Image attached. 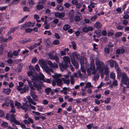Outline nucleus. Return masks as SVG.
Segmentation results:
<instances>
[{"mask_svg":"<svg viewBox=\"0 0 129 129\" xmlns=\"http://www.w3.org/2000/svg\"><path fill=\"white\" fill-rule=\"evenodd\" d=\"M39 82L38 83H39ZM34 84V87L37 89L38 91H40L41 89V84L40 83L39 84H37V83H35Z\"/></svg>","mask_w":129,"mask_h":129,"instance_id":"a211bd4d","label":"nucleus"},{"mask_svg":"<svg viewBox=\"0 0 129 129\" xmlns=\"http://www.w3.org/2000/svg\"><path fill=\"white\" fill-rule=\"evenodd\" d=\"M28 3L30 5H32L34 4V2L33 0H29L28 2Z\"/></svg>","mask_w":129,"mask_h":129,"instance_id":"13d9d810","label":"nucleus"},{"mask_svg":"<svg viewBox=\"0 0 129 129\" xmlns=\"http://www.w3.org/2000/svg\"><path fill=\"white\" fill-rule=\"evenodd\" d=\"M70 79L71 81V84H73L75 82L74 77L73 76H71Z\"/></svg>","mask_w":129,"mask_h":129,"instance_id":"79ce46f5","label":"nucleus"},{"mask_svg":"<svg viewBox=\"0 0 129 129\" xmlns=\"http://www.w3.org/2000/svg\"><path fill=\"white\" fill-rule=\"evenodd\" d=\"M28 84L29 87H30V88L31 90H35V89H34V88L33 86L32 85V84L31 82H30L29 83H28Z\"/></svg>","mask_w":129,"mask_h":129,"instance_id":"bf43d9fd","label":"nucleus"},{"mask_svg":"<svg viewBox=\"0 0 129 129\" xmlns=\"http://www.w3.org/2000/svg\"><path fill=\"white\" fill-rule=\"evenodd\" d=\"M13 54L14 56H17L18 54V51L15 50L13 51Z\"/></svg>","mask_w":129,"mask_h":129,"instance_id":"052dcab7","label":"nucleus"},{"mask_svg":"<svg viewBox=\"0 0 129 129\" xmlns=\"http://www.w3.org/2000/svg\"><path fill=\"white\" fill-rule=\"evenodd\" d=\"M72 4L74 5H75L77 3V0H73L71 2Z\"/></svg>","mask_w":129,"mask_h":129,"instance_id":"69168bd1","label":"nucleus"},{"mask_svg":"<svg viewBox=\"0 0 129 129\" xmlns=\"http://www.w3.org/2000/svg\"><path fill=\"white\" fill-rule=\"evenodd\" d=\"M43 8V5H37L36 8L37 10H40L42 9Z\"/></svg>","mask_w":129,"mask_h":129,"instance_id":"ea45409f","label":"nucleus"},{"mask_svg":"<svg viewBox=\"0 0 129 129\" xmlns=\"http://www.w3.org/2000/svg\"><path fill=\"white\" fill-rule=\"evenodd\" d=\"M62 80L63 81L64 83L69 85L70 84V81L69 79H66L64 78H62Z\"/></svg>","mask_w":129,"mask_h":129,"instance_id":"393cba45","label":"nucleus"},{"mask_svg":"<svg viewBox=\"0 0 129 129\" xmlns=\"http://www.w3.org/2000/svg\"><path fill=\"white\" fill-rule=\"evenodd\" d=\"M94 26L97 28H100L101 27L102 24L100 22H97L94 24Z\"/></svg>","mask_w":129,"mask_h":129,"instance_id":"412c9836","label":"nucleus"},{"mask_svg":"<svg viewBox=\"0 0 129 129\" xmlns=\"http://www.w3.org/2000/svg\"><path fill=\"white\" fill-rule=\"evenodd\" d=\"M104 72L105 74L106 75H107L109 74V70L108 67H105V69Z\"/></svg>","mask_w":129,"mask_h":129,"instance_id":"cd10ccee","label":"nucleus"},{"mask_svg":"<svg viewBox=\"0 0 129 129\" xmlns=\"http://www.w3.org/2000/svg\"><path fill=\"white\" fill-rule=\"evenodd\" d=\"M73 58L75 57L77 59H79L80 56L79 54L76 52H74L73 53Z\"/></svg>","mask_w":129,"mask_h":129,"instance_id":"4be33fe9","label":"nucleus"},{"mask_svg":"<svg viewBox=\"0 0 129 129\" xmlns=\"http://www.w3.org/2000/svg\"><path fill=\"white\" fill-rule=\"evenodd\" d=\"M31 41V39H30L27 38L24 39L22 41V42L23 43H25L29 42Z\"/></svg>","mask_w":129,"mask_h":129,"instance_id":"bb28decb","label":"nucleus"},{"mask_svg":"<svg viewBox=\"0 0 129 129\" xmlns=\"http://www.w3.org/2000/svg\"><path fill=\"white\" fill-rule=\"evenodd\" d=\"M9 102L10 103V105L11 107V108H15V107L14 105V103L11 100H9Z\"/></svg>","mask_w":129,"mask_h":129,"instance_id":"58836bf2","label":"nucleus"},{"mask_svg":"<svg viewBox=\"0 0 129 129\" xmlns=\"http://www.w3.org/2000/svg\"><path fill=\"white\" fill-rule=\"evenodd\" d=\"M51 89L50 88H48L45 89V91L46 92V94L47 95H49V93L51 92Z\"/></svg>","mask_w":129,"mask_h":129,"instance_id":"7c9ffc66","label":"nucleus"},{"mask_svg":"<svg viewBox=\"0 0 129 129\" xmlns=\"http://www.w3.org/2000/svg\"><path fill=\"white\" fill-rule=\"evenodd\" d=\"M122 35V33L121 32H117L115 34V36L116 37H118L121 36Z\"/></svg>","mask_w":129,"mask_h":129,"instance_id":"f704fd0d","label":"nucleus"},{"mask_svg":"<svg viewBox=\"0 0 129 129\" xmlns=\"http://www.w3.org/2000/svg\"><path fill=\"white\" fill-rule=\"evenodd\" d=\"M25 23L27 27H30L31 24V22H28Z\"/></svg>","mask_w":129,"mask_h":129,"instance_id":"0e129e2a","label":"nucleus"},{"mask_svg":"<svg viewBox=\"0 0 129 129\" xmlns=\"http://www.w3.org/2000/svg\"><path fill=\"white\" fill-rule=\"evenodd\" d=\"M94 33L96 35L97 38H100L101 36V30L97 31L95 30Z\"/></svg>","mask_w":129,"mask_h":129,"instance_id":"b1692460","label":"nucleus"},{"mask_svg":"<svg viewBox=\"0 0 129 129\" xmlns=\"http://www.w3.org/2000/svg\"><path fill=\"white\" fill-rule=\"evenodd\" d=\"M23 10L24 11L29 12L30 11L29 9L26 7L25 6L23 8Z\"/></svg>","mask_w":129,"mask_h":129,"instance_id":"5fc2aeb1","label":"nucleus"},{"mask_svg":"<svg viewBox=\"0 0 129 129\" xmlns=\"http://www.w3.org/2000/svg\"><path fill=\"white\" fill-rule=\"evenodd\" d=\"M119 75L122 78L121 80V82L125 85H127V88H129V78L124 72H120Z\"/></svg>","mask_w":129,"mask_h":129,"instance_id":"f257e3e1","label":"nucleus"},{"mask_svg":"<svg viewBox=\"0 0 129 129\" xmlns=\"http://www.w3.org/2000/svg\"><path fill=\"white\" fill-rule=\"evenodd\" d=\"M8 123L6 122L3 121L1 124V126L4 127H6L7 126Z\"/></svg>","mask_w":129,"mask_h":129,"instance_id":"c03bdc74","label":"nucleus"},{"mask_svg":"<svg viewBox=\"0 0 129 129\" xmlns=\"http://www.w3.org/2000/svg\"><path fill=\"white\" fill-rule=\"evenodd\" d=\"M35 69L36 71L37 72H39L40 71V68L39 67V66L38 64H37L35 66Z\"/></svg>","mask_w":129,"mask_h":129,"instance_id":"37998d69","label":"nucleus"},{"mask_svg":"<svg viewBox=\"0 0 129 129\" xmlns=\"http://www.w3.org/2000/svg\"><path fill=\"white\" fill-rule=\"evenodd\" d=\"M60 69L62 71H63L64 70L67 69L68 67V65H67L64 63H63L61 64H59Z\"/></svg>","mask_w":129,"mask_h":129,"instance_id":"4468645a","label":"nucleus"},{"mask_svg":"<svg viewBox=\"0 0 129 129\" xmlns=\"http://www.w3.org/2000/svg\"><path fill=\"white\" fill-rule=\"evenodd\" d=\"M97 17V16L96 15H94L90 19V20L91 21H94L95 20Z\"/></svg>","mask_w":129,"mask_h":129,"instance_id":"de8ad7c7","label":"nucleus"},{"mask_svg":"<svg viewBox=\"0 0 129 129\" xmlns=\"http://www.w3.org/2000/svg\"><path fill=\"white\" fill-rule=\"evenodd\" d=\"M5 115L4 112L1 109H0V117H4Z\"/></svg>","mask_w":129,"mask_h":129,"instance_id":"4c0bfd02","label":"nucleus"},{"mask_svg":"<svg viewBox=\"0 0 129 129\" xmlns=\"http://www.w3.org/2000/svg\"><path fill=\"white\" fill-rule=\"evenodd\" d=\"M28 105L27 103H24L23 104V106L21 107H19V108H22L23 110H25V112L27 110L28 107Z\"/></svg>","mask_w":129,"mask_h":129,"instance_id":"dca6fc26","label":"nucleus"},{"mask_svg":"<svg viewBox=\"0 0 129 129\" xmlns=\"http://www.w3.org/2000/svg\"><path fill=\"white\" fill-rule=\"evenodd\" d=\"M128 23V21L126 19H124L122 21V23L124 25H126Z\"/></svg>","mask_w":129,"mask_h":129,"instance_id":"4d7b16f0","label":"nucleus"},{"mask_svg":"<svg viewBox=\"0 0 129 129\" xmlns=\"http://www.w3.org/2000/svg\"><path fill=\"white\" fill-rule=\"evenodd\" d=\"M82 30L83 32L87 33L88 32L87 28L86 27H84L82 29Z\"/></svg>","mask_w":129,"mask_h":129,"instance_id":"603ef678","label":"nucleus"},{"mask_svg":"<svg viewBox=\"0 0 129 129\" xmlns=\"http://www.w3.org/2000/svg\"><path fill=\"white\" fill-rule=\"evenodd\" d=\"M99 77V74H97L94 76L93 79L94 81H96L98 80Z\"/></svg>","mask_w":129,"mask_h":129,"instance_id":"e433bc0d","label":"nucleus"},{"mask_svg":"<svg viewBox=\"0 0 129 129\" xmlns=\"http://www.w3.org/2000/svg\"><path fill=\"white\" fill-rule=\"evenodd\" d=\"M47 64L52 68H57L58 67L57 64L55 62L53 63L50 60H48L47 62Z\"/></svg>","mask_w":129,"mask_h":129,"instance_id":"1a4fd4ad","label":"nucleus"},{"mask_svg":"<svg viewBox=\"0 0 129 129\" xmlns=\"http://www.w3.org/2000/svg\"><path fill=\"white\" fill-rule=\"evenodd\" d=\"M36 77H37V79H38L39 81L37 82H34V83H38L40 82L41 80L43 81L47 82L48 83H50V80L49 79H45V77L44 75L41 72H40L39 75L38 77L36 75Z\"/></svg>","mask_w":129,"mask_h":129,"instance_id":"423d86ee","label":"nucleus"},{"mask_svg":"<svg viewBox=\"0 0 129 129\" xmlns=\"http://www.w3.org/2000/svg\"><path fill=\"white\" fill-rule=\"evenodd\" d=\"M63 59L64 62L63 63L68 65L69 63H70V60L69 57L68 56H64Z\"/></svg>","mask_w":129,"mask_h":129,"instance_id":"2eb2a0df","label":"nucleus"},{"mask_svg":"<svg viewBox=\"0 0 129 129\" xmlns=\"http://www.w3.org/2000/svg\"><path fill=\"white\" fill-rule=\"evenodd\" d=\"M95 64L97 69L100 71L102 73L105 69V64L103 62L97 60L95 61Z\"/></svg>","mask_w":129,"mask_h":129,"instance_id":"7ed1b4c3","label":"nucleus"},{"mask_svg":"<svg viewBox=\"0 0 129 129\" xmlns=\"http://www.w3.org/2000/svg\"><path fill=\"white\" fill-rule=\"evenodd\" d=\"M111 98L109 97L106 98V99L105 101L104 102L106 104H108L109 103Z\"/></svg>","mask_w":129,"mask_h":129,"instance_id":"09e8293b","label":"nucleus"},{"mask_svg":"<svg viewBox=\"0 0 129 129\" xmlns=\"http://www.w3.org/2000/svg\"><path fill=\"white\" fill-rule=\"evenodd\" d=\"M70 26L68 24L64 25L63 27V29L64 30H67L70 28Z\"/></svg>","mask_w":129,"mask_h":129,"instance_id":"473e14b6","label":"nucleus"},{"mask_svg":"<svg viewBox=\"0 0 129 129\" xmlns=\"http://www.w3.org/2000/svg\"><path fill=\"white\" fill-rule=\"evenodd\" d=\"M28 16V15H26L24 17L22 18H21L19 22H18L19 23H21L23 22L24 21V20L26 19Z\"/></svg>","mask_w":129,"mask_h":129,"instance_id":"c9c22d12","label":"nucleus"},{"mask_svg":"<svg viewBox=\"0 0 129 129\" xmlns=\"http://www.w3.org/2000/svg\"><path fill=\"white\" fill-rule=\"evenodd\" d=\"M5 46V44H1L0 45V50L1 51H2L4 48V47Z\"/></svg>","mask_w":129,"mask_h":129,"instance_id":"a18cd8bd","label":"nucleus"},{"mask_svg":"<svg viewBox=\"0 0 129 129\" xmlns=\"http://www.w3.org/2000/svg\"><path fill=\"white\" fill-rule=\"evenodd\" d=\"M53 44L55 45H57L59 44V41L57 40H55L53 41Z\"/></svg>","mask_w":129,"mask_h":129,"instance_id":"8fccbe9b","label":"nucleus"},{"mask_svg":"<svg viewBox=\"0 0 129 129\" xmlns=\"http://www.w3.org/2000/svg\"><path fill=\"white\" fill-rule=\"evenodd\" d=\"M17 90L20 92L21 93H23L27 91V89L25 87H24L23 88L20 87H17Z\"/></svg>","mask_w":129,"mask_h":129,"instance_id":"9d476101","label":"nucleus"},{"mask_svg":"<svg viewBox=\"0 0 129 129\" xmlns=\"http://www.w3.org/2000/svg\"><path fill=\"white\" fill-rule=\"evenodd\" d=\"M11 90L9 88H3V92L5 94H9L11 92Z\"/></svg>","mask_w":129,"mask_h":129,"instance_id":"6ab92c4d","label":"nucleus"},{"mask_svg":"<svg viewBox=\"0 0 129 129\" xmlns=\"http://www.w3.org/2000/svg\"><path fill=\"white\" fill-rule=\"evenodd\" d=\"M18 28V27H15L12 28L9 30L8 33V35L9 36L11 33H13L14 31Z\"/></svg>","mask_w":129,"mask_h":129,"instance_id":"aec40b11","label":"nucleus"},{"mask_svg":"<svg viewBox=\"0 0 129 129\" xmlns=\"http://www.w3.org/2000/svg\"><path fill=\"white\" fill-rule=\"evenodd\" d=\"M55 52L52 51L47 53V55L49 56L50 58L52 60H55L57 63L59 62V58L57 55H54Z\"/></svg>","mask_w":129,"mask_h":129,"instance_id":"39448f33","label":"nucleus"},{"mask_svg":"<svg viewBox=\"0 0 129 129\" xmlns=\"http://www.w3.org/2000/svg\"><path fill=\"white\" fill-rule=\"evenodd\" d=\"M15 115L12 114H7L6 115V118L8 120H10V122H12L11 120L15 118L14 115Z\"/></svg>","mask_w":129,"mask_h":129,"instance_id":"f8f14e48","label":"nucleus"},{"mask_svg":"<svg viewBox=\"0 0 129 129\" xmlns=\"http://www.w3.org/2000/svg\"><path fill=\"white\" fill-rule=\"evenodd\" d=\"M15 105L16 106H17V107L19 108V107H21V104L19 102H18L17 101H15Z\"/></svg>","mask_w":129,"mask_h":129,"instance_id":"c756f323","label":"nucleus"},{"mask_svg":"<svg viewBox=\"0 0 129 129\" xmlns=\"http://www.w3.org/2000/svg\"><path fill=\"white\" fill-rule=\"evenodd\" d=\"M28 68L31 71L34 72L35 71L34 69L33 66H29Z\"/></svg>","mask_w":129,"mask_h":129,"instance_id":"864d4df0","label":"nucleus"},{"mask_svg":"<svg viewBox=\"0 0 129 129\" xmlns=\"http://www.w3.org/2000/svg\"><path fill=\"white\" fill-rule=\"evenodd\" d=\"M93 86L92 85L90 82H88L86 84L85 86V87L87 88H89L90 87H92Z\"/></svg>","mask_w":129,"mask_h":129,"instance_id":"2f4dec72","label":"nucleus"},{"mask_svg":"<svg viewBox=\"0 0 129 129\" xmlns=\"http://www.w3.org/2000/svg\"><path fill=\"white\" fill-rule=\"evenodd\" d=\"M11 121H12V122H13L16 124L19 125L20 124V123L18 121L16 120V119L15 118L13 119L12 120H11Z\"/></svg>","mask_w":129,"mask_h":129,"instance_id":"c85d7f7f","label":"nucleus"},{"mask_svg":"<svg viewBox=\"0 0 129 129\" xmlns=\"http://www.w3.org/2000/svg\"><path fill=\"white\" fill-rule=\"evenodd\" d=\"M33 30V29L31 28H27L25 29V31L27 33H30Z\"/></svg>","mask_w":129,"mask_h":129,"instance_id":"3c124183","label":"nucleus"},{"mask_svg":"<svg viewBox=\"0 0 129 129\" xmlns=\"http://www.w3.org/2000/svg\"><path fill=\"white\" fill-rule=\"evenodd\" d=\"M104 51L106 53H108L110 52V49L108 47H106L104 49Z\"/></svg>","mask_w":129,"mask_h":129,"instance_id":"6e6d98bb","label":"nucleus"},{"mask_svg":"<svg viewBox=\"0 0 129 129\" xmlns=\"http://www.w3.org/2000/svg\"><path fill=\"white\" fill-rule=\"evenodd\" d=\"M50 41H49L45 43V44L47 47H51L50 45Z\"/></svg>","mask_w":129,"mask_h":129,"instance_id":"774afa93","label":"nucleus"},{"mask_svg":"<svg viewBox=\"0 0 129 129\" xmlns=\"http://www.w3.org/2000/svg\"><path fill=\"white\" fill-rule=\"evenodd\" d=\"M72 45V47L74 50L76 49V45L75 42L72 41L71 42Z\"/></svg>","mask_w":129,"mask_h":129,"instance_id":"49530a36","label":"nucleus"},{"mask_svg":"<svg viewBox=\"0 0 129 129\" xmlns=\"http://www.w3.org/2000/svg\"><path fill=\"white\" fill-rule=\"evenodd\" d=\"M115 69L117 71V73L119 75L120 71L118 65L117 64H116L115 66Z\"/></svg>","mask_w":129,"mask_h":129,"instance_id":"a878e982","label":"nucleus"},{"mask_svg":"<svg viewBox=\"0 0 129 129\" xmlns=\"http://www.w3.org/2000/svg\"><path fill=\"white\" fill-rule=\"evenodd\" d=\"M33 72L31 71L28 72H27V74L33 83L37 82L39 81V80L37 79V77L35 74H33Z\"/></svg>","mask_w":129,"mask_h":129,"instance_id":"0eeeda50","label":"nucleus"},{"mask_svg":"<svg viewBox=\"0 0 129 129\" xmlns=\"http://www.w3.org/2000/svg\"><path fill=\"white\" fill-rule=\"evenodd\" d=\"M27 98L28 101L30 103L33 101L31 98L30 96H28Z\"/></svg>","mask_w":129,"mask_h":129,"instance_id":"338daca9","label":"nucleus"},{"mask_svg":"<svg viewBox=\"0 0 129 129\" xmlns=\"http://www.w3.org/2000/svg\"><path fill=\"white\" fill-rule=\"evenodd\" d=\"M61 76L60 74L56 73H55L54 75L52 76V77L55 79L57 85L58 86H60L63 84L62 79L59 78Z\"/></svg>","mask_w":129,"mask_h":129,"instance_id":"20e7f679","label":"nucleus"},{"mask_svg":"<svg viewBox=\"0 0 129 129\" xmlns=\"http://www.w3.org/2000/svg\"><path fill=\"white\" fill-rule=\"evenodd\" d=\"M64 14L63 12L61 13L57 12L54 14V15L55 17L60 18H63L64 16Z\"/></svg>","mask_w":129,"mask_h":129,"instance_id":"f3484780","label":"nucleus"},{"mask_svg":"<svg viewBox=\"0 0 129 129\" xmlns=\"http://www.w3.org/2000/svg\"><path fill=\"white\" fill-rule=\"evenodd\" d=\"M30 95L34 99V101H37V99H36L37 98V95L36 94V93L34 91L31 90H30Z\"/></svg>","mask_w":129,"mask_h":129,"instance_id":"9b49d317","label":"nucleus"},{"mask_svg":"<svg viewBox=\"0 0 129 129\" xmlns=\"http://www.w3.org/2000/svg\"><path fill=\"white\" fill-rule=\"evenodd\" d=\"M56 8L57 10H59L60 11H62L63 9V7L61 6H58Z\"/></svg>","mask_w":129,"mask_h":129,"instance_id":"680f3d73","label":"nucleus"},{"mask_svg":"<svg viewBox=\"0 0 129 129\" xmlns=\"http://www.w3.org/2000/svg\"><path fill=\"white\" fill-rule=\"evenodd\" d=\"M90 66V69L91 70H92V74L93 75H95L96 73V71L95 70V67L93 60H91Z\"/></svg>","mask_w":129,"mask_h":129,"instance_id":"6e6552de","label":"nucleus"},{"mask_svg":"<svg viewBox=\"0 0 129 129\" xmlns=\"http://www.w3.org/2000/svg\"><path fill=\"white\" fill-rule=\"evenodd\" d=\"M71 61L73 65L75 67V68L77 69L79 67V64L76 60L74 58H72Z\"/></svg>","mask_w":129,"mask_h":129,"instance_id":"ddd939ff","label":"nucleus"},{"mask_svg":"<svg viewBox=\"0 0 129 129\" xmlns=\"http://www.w3.org/2000/svg\"><path fill=\"white\" fill-rule=\"evenodd\" d=\"M110 77L112 79H115V75L113 72H111L110 74Z\"/></svg>","mask_w":129,"mask_h":129,"instance_id":"a19ab883","label":"nucleus"},{"mask_svg":"<svg viewBox=\"0 0 129 129\" xmlns=\"http://www.w3.org/2000/svg\"><path fill=\"white\" fill-rule=\"evenodd\" d=\"M109 62L110 66L112 68L114 67V66L116 64V61L113 60H109Z\"/></svg>","mask_w":129,"mask_h":129,"instance_id":"5701e85b","label":"nucleus"},{"mask_svg":"<svg viewBox=\"0 0 129 129\" xmlns=\"http://www.w3.org/2000/svg\"><path fill=\"white\" fill-rule=\"evenodd\" d=\"M39 63L46 72H47L49 75H51V73L48 72L50 70V68L47 65L46 62L44 59H40L39 61Z\"/></svg>","mask_w":129,"mask_h":129,"instance_id":"f03ea898","label":"nucleus"},{"mask_svg":"<svg viewBox=\"0 0 129 129\" xmlns=\"http://www.w3.org/2000/svg\"><path fill=\"white\" fill-rule=\"evenodd\" d=\"M74 20L75 21L78 22L80 20V18L79 16L77 15L75 17Z\"/></svg>","mask_w":129,"mask_h":129,"instance_id":"72a5a7b5","label":"nucleus"},{"mask_svg":"<svg viewBox=\"0 0 129 129\" xmlns=\"http://www.w3.org/2000/svg\"><path fill=\"white\" fill-rule=\"evenodd\" d=\"M32 113L36 115L39 116L40 115V113L38 112H35L34 111H32Z\"/></svg>","mask_w":129,"mask_h":129,"instance_id":"e2e57ef3","label":"nucleus"}]
</instances>
